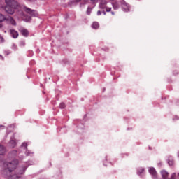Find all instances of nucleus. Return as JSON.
<instances>
[{"mask_svg": "<svg viewBox=\"0 0 179 179\" xmlns=\"http://www.w3.org/2000/svg\"><path fill=\"white\" fill-rule=\"evenodd\" d=\"M17 166H19V159H13L10 162H6L3 164V166L5 168L3 173H7V177H8V179H20V176L27 170V166H22L17 174L10 176L12 171H15V170L17 169Z\"/></svg>", "mask_w": 179, "mask_h": 179, "instance_id": "1", "label": "nucleus"}, {"mask_svg": "<svg viewBox=\"0 0 179 179\" xmlns=\"http://www.w3.org/2000/svg\"><path fill=\"white\" fill-rule=\"evenodd\" d=\"M5 2L6 6L4 7V10L6 13H8V15H13L16 9H19L20 8L19 3L16 1H9L6 0Z\"/></svg>", "mask_w": 179, "mask_h": 179, "instance_id": "2", "label": "nucleus"}, {"mask_svg": "<svg viewBox=\"0 0 179 179\" xmlns=\"http://www.w3.org/2000/svg\"><path fill=\"white\" fill-rule=\"evenodd\" d=\"M22 10H24V12H26V13H28V15H30V16H33L34 17L37 16V11L31 10V8L26 6L22 7Z\"/></svg>", "mask_w": 179, "mask_h": 179, "instance_id": "3", "label": "nucleus"}, {"mask_svg": "<svg viewBox=\"0 0 179 179\" xmlns=\"http://www.w3.org/2000/svg\"><path fill=\"white\" fill-rule=\"evenodd\" d=\"M6 23L8 24H12V26H16V21L11 16L6 17Z\"/></svg>", "mask_w": 179, "mask_h": 179, "instance_id": "4", "label": "nucleus"}, {"mask_svg": "<svg viewBox=\"0 0 179 179\" xmlns=\"http://www.w3.org/2000/svg\"><path fill=\"white\" fill-rule=\"evenodd\" d=\"M10 34L13 38H17L19 37V32L15 29H10Z\"/></svg>", "mask_w": 179, "mask_h": 179, "instance_id": "5", "label": "nucleus"}, {"mask_svg": "<svg viewBox=\"0 0 179 179\" xmlns=\"http://www.w3.org/2000/svg\"><path fill=\"white\" fill-rule=\"evenodd\" d=\"M19 31L22 36H24V37H29V31L27 29H21Z\"/></svg>", "mask_w": 179, "mask_h": 179, "instance_id": "6", "label": "nucleus"}, {"mask_svg": "<svg viewBox=\"0 0 179 179\" xmlns=\"http://www.w3.org/2000/svg\"><path fill=\"white\" fill-rule=\"evenodd\" d=\"M122 8L124 9L125 12H129V6L128 5V3H125V1L122 2Z\"/></svg>", "mask_w": 179, "mask_h": 179, "instance_id": "7", "label": "nucleus"}, {"mask_svg": "<svg viewBox=\"0 0 179 179\" xmlns=\"http://www.w3.org/2000/svg\"><path fill=\"white\" fill-rule=\"evenodd\" d=\"M17 17L18 19L23 18L24 17V13H23V10H18L17 13Z\"/></svg>", "mask_w": 179, "mask_h": 179, "instance_id": "8", "label": "nucleus"}, {"mask_svg": "<svg viewBox=\"0 0 179 179\" xmlns=\"http://www.w3.org/2000/svg\"><path fill=\"white\" fill-rule=\"evenodd\" d=\"M6 152V150L5 149V147H3L2 145H0V155L3 156Z\"/></svg>", "mask_w": 179, "mask_h": 179, "instance_id": "9", "label": "nucleus"}, {"mask_svg": "<svg viewBox=\"0 0 179 179\" xmlns=\"http://www.w3.org/2000/svg\"><path fill=\"white\" fill-rule=\"evenodd\" d=\"M112 6H113V9H115V10H117V9H118V8H120V4H118V3L117 1L113 2Z\"/></svg>", "mask_w": 179, "mask_h": 179, "instance_id": "10", "label": "nucleus"}, {"mask_svg": "<svg viewBox=\"0 0 179 179\" xmlns=\"http://www.w3.org/2000/svg\"><path fill=\"white\" fill-rule=\"evenodd\" d=\"M16 144H17L16 140L11 139L10 141V148H15L16 146Z\"/></svg>", "mask_w": 179, "mask_h": 179, "instance_id": "11", "label": "nucleus"}, {"mask_svg": "<svg viewBox=\"0 0 179 179\" xmlns=\"http://www.w3.org/2000/svg\"><path fill=\"white\" fill-rule=\"evenodd\" d=\"M161 174L164 179H167V177H169V173L166 171H162Z\"/></svg>", "mask_w": 179, "mask_h": 179, "instance_id": "12", "label": "nucleus"}, {"mask_svg": "<svg viewBox=\"0 0 179 179\" xmlns=\"http://www.w3.org/2000/svg\"><path fill=\"white\" fill-rule=\"evenodd\" d=\"M106 5H107L106 1H101L100 3L99 8H101V9H106Z\"/></svg>", "mask_w": 179, "mask_h": 179, "instance_id": "13", "label": "nucleus"}, {"mask_svg": "<svg viewBox=\"0 0 179 179\" xmlns=\"http://www.w3.org/2000/svg\"><path fill=\"white\" fill-rule=\"evenodd\" d=\"M150 174H152V176H156V169L155 168H150L149 169Z\"/></svg>", "mask_w": 179, "mask_h": 179, "instance_id": "14", "label": "nucleus"}, {"mask_svg": "<svg viewBox=\"0 0 179 179\" xmlns=\"http://www.w3.org/2000/svg\"><path fill=\"white\" fill-rule=\"evenodd\" d=\"M99 27H100L99 22H95L92 24V29H99Z\"/></svg>", "mask_w": 179, "mask_h": 179, "instance_id": "15", "label": "nucleus"}, {"mask_svg": "<svg viewBox=\"0 0 179 179\" xmlns=\"http://www.w3.org/2000/svg\"><path fill=\"white\" fill-rule=\"evenodd\" d=\"M6 17H5V16L2 14H0V23L2 24V22H5L6 21Z\"/></svg>", "mask_w": 179, "mask_h": 179, "instance_id": "16", "label": "nucleus"}, {"mask_svg": "<svg viewBox=\"0 0 179 179\" xmlns=\"http://www.w3.org/2000/svg\"><path fill=\"white\" fill-rule=\"evenodd\" d=\"M26 45V42L24 41H21L20 42V47H24Z\"/></svg>", "mask_w": 179, "mask_h": 179, "instance_id": "17", "label": "nucleus"}, {"mask_svg": "<svg viewBox=\"0 0 179 179\" xmlns=\"http://www.w3.org/2000/svg\"><path fill=\"white\" fill-rule=\"evenodd\" d=\"M11 155H13V156H17V150H13L11 152Z\"/></svg>", "mask_w": 179, "mask_h": 179, "instance_id": "18", "label": "nucleus"}, {"mask_svg": "<svg viewBox=\"0 0 179 179\" xmlns=\"http://www.w3.org/2000/svg\"><path fill=\"white\" fill-rule=\"evenodd\" d=\"M65 107H66V106L64 103H61L59 104V108H65Z\"/></svg>", "mask_w": 179, "mask_h": 179, "instance_id": "19", "label": "nucleus"}, {"mask_svg": "<svg viewBox=\"0 0 179 179\" xmlns=\"http://www.w3.org/2000/svg\"><path fill=\"white\" fill-rule=\"evenodd\" d=\"M92 12V8H88L87 10V15H90V13Z\"/></svg>", "mask_w": 179, "mask_h": 179, "instance_id": "20", "label": "nucleus"}, {"mask_svg": "<svg viewBox=\"0 0 179 179\" xmlns=\"http://www.w3.org/2000/svg\"><path fill=\"white\" fill-rule=\"evenodd\" d=\"M3 41H5L3 37L2 36L1 34H0V43H3Z\"/></svg>", "mask_w": 179, "mask_h": 179, "instance_id": "21", "label": "nucleus"}, {"mask_svg": "<svg viewBox=\"0 0 179 179\" xmlns=\"http://www.w3.org/2000/svg\"><path fill=\"white\" fill-rule=\"evenodd\" d=\"M105 9H106V12H111V8H110V7H106Z\"/></svg>", "mask_w": 179, "mask_h": 179, "instance_id": "22", "label": "nucleus"}, {"mask_svg": "<svg viewBox=\"0 0 179 179\" xmlns=\"http://www.w3.org/2000/svg\"><path fill=\"white\" fill-rule=\"evenodd\" d=\"M168 163H169V166H173L174 164V162H173V161H169Z\"/></svg>", "mask_w": 179, "mask_h": 179, "instance_id": "23", "label": "nucleus"}, {"mask_svg": "<svg viewBox=\"0 0 179 179\" xmlns=\"http://www.w3.org/2000/svg\"><path fill=\"white\" fill-rule=\"evenodd\" d=\"M22 146L23 148H27V143H23L22 144Z\"/></svg>", "mask_w": 179, "mask_h": 179, "instance_id": "24", "label": "nucleus"}, {"mask_svg": "<svg viewBox=\"0 0 179 179\" xmlns=\"http://www.w3.org/2000/svg\"><path fill=\"white\" fill-rule=\"evenodd\" d=\"M171 179H176V173L171 175Z\"/></svg>", "mask_w": 179, "mask_h": 179, "instance_id": "25", "label": "nucleus"}, {"mask_svg": "<svg viewBox=\"0 0 179 179\" xmlns=\"http://www.w3.org/2000/svg\"><path fill=\"white\" fill-rule=\"evenodd\" d=\"M13 48H14V50H17V46L16 45L13 44Z\"/></svg>", "mask_w": 179, "mask_h": 179, "instance_id": "26", "label": "nucleus"}, {"mask_svg": "<svg viewBox=\"0 0 179 179\" xmlns=\"http://www.w3.org/2000/svg\"><path fill=\"white\" fill-rule=\"evenodd\" d=\"M97 15H98V16H100V15H101V11L98 10L97 11Z\"/></svg>", "mask_w": 179, "mask_h": 179, "instance_id": "27", "label": "nucleus"}, {"mask_svg": "<svg viewBox=\"0 0 179 179\" xmlns=\"http://www.w3.org/2000/svg\"><path fill=\"white\" fill-rule=\"evenodd\" d=\"M125 156H128V154L124 153V154H122V157H125Z\"/></svg>", "mask_w": 179, "mask_h": 179, "instance_id": "28", "label": "nucleus"}, {"mask_svg": "<svg viewBox=\"0 0 179 179\" xmlns=\"http://www.w3.org/2000/svg\"><path fill=\"white\" fill-rule=\"evenodd\" d=\"M0 59H1L2 61H3L4 59L3 56H2L1 55H0Z\"/></svg>", "mask_w": 179, "mask_h": 179, "instance_id": "29", "label": "nucleus"}, {"mask_svg": "<svg viewBox=\"0 0 179 179\" xmlns=\"http://www.w3.org/2000/svg\"><path fill=\"white\" fill-rule=\"evenodd\" d=\"M8 2H15V0H8Z\"/></svg>", "mask_w": 179, "mask_h": 179, "instance_id": "30", "label": "nucleus"}, {"mask_svg": "<svg viewBox=\"0 0 179 179\" xmlns=\"http://www.w3.org/2000/svg\"><path fill=\"white\" fill-rule=\"evenodd\" d=\"M1 27H2V24L1 23H0V29H1Z\"/></svg>", "mask_w": 179, "mask_h": 179, "instance_id": "31", "label": "nucleus"}, {"mask_svg": "<svg viewBox=\"0 0 179 179\" xmlns=\"http://www.w3.org/2000/svg\"><path fill=\"white\" fill-rule=\"evenodd\" d=\"M103 15H106V11H103Z\"/></svg>", "mask_w": 179, "mask_h": 179, "instance_id": "32", "label": "nucleus"}, {"mask_svg": "<svg viewBox=\"0 0 179 179\" xmlns=\"http://www.w3.org/2000/svg\"><path fill=\"white\" fill-rule=\"evenodd\" d=\"M111 14H112V15H115L114 12H111Z\"/></svg>", "mask_w": 179, "mask_h": 179, "instance_id": "33", "label": "nucleus"}, {"mask_svg": "<svg viewBox=\"0 0 179 179\" xmlns=\"http://www.w3.org/2000/svg\"><path fill=\"white\" fill-rule=\"evenodd\" d=\"M110 164H112V166H114V164H113V163H111V162H110Z\"/></svg>", "mask_w": 179, "mask_h": 179, "instance_id": "34", "label": "nucleus"}, {"mask_svg": "<svg viewBox=\"0 0 179 179\" xmlns=\"http://www.w3.org/2000/svg\"><path fill=\"white\" fill-rule=\"evenodd\" d=\"M143 171H144V170H143V169H142V171H141V173H143Z\"/></svg>", "mask_w": 179, "mask_h": 179, "instance_id": "35", "label": "nucleus"}, {"mask_svg": "<svg viewBox=\"0 0 179 179\" xmlns=\"http://www.w3.org/2000/svg\"><path fill=\"white\" fill-rule=\"evenodd\" d=\"M178 157H179V152H178Z\"/></svg>", "mask_w": 179, "mask_h": 179, "instance_id": "36", "label": "nucleus"}, {"mask_svg": "<svg viewBox=\"0 0 179 179\" xmlns=\"http://www.w3.org/2000/svg\"><path fill=\"white\" fill-rule=\"evenodd\" d=\"M29 1H33V0H29Z\"/></svg>", "mask_w": 179, "mask_h": 179, "instance_id": "37", "label": "nucleus"}, {"mask_svg": "<svg viewBox=\"0 0 179 179\" xmlns=\"http://www.w3.org/2000/svg\"><path fill=\"white\" fill-rule=\"evenodd\" d=\"M78 1H80V0H78Z\"/></svg>", "mask_w": 179, "mask_h": 179, "instance_id": "38", "label": "nucleus"}]
</instances>
